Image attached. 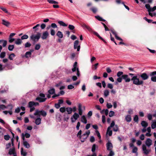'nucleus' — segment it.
Returning <instances> with one entry per match:
<instances>
[{
	"instance_id": "60",
	"label": "nucleus",
	"mask_w": 156,
	"mask_h": 156,
	"mask_svg": "<svg viewBox=\"0 0 156 156\" xmlns=\"http://www.w3.org/2000/svg\"><path fill=\"white\" fill-rule=\"evenodd\" d=\"M106 106L108 108H110L112 107V105L111 103H107Z\"/></svg>"
},
{
	"instance_id": "46",
	"label": "nucleus",
	"mask_w": 156,
	"mask_h": 156,
	"mask_svg": "<svg viewBox=\"0 0 156 156\" xmlns=\"http://www.w3.org/2000/svg\"><path fill=\"white\" fill-rule=\"evenodd\" d=\"M115 114V112L114 111H110L109 113V116L110 117H112Z\"/></svg>"
},
{
	"instance_id": "57",
	"label": "nucleus",
	"mask_w": 156,
	"mask_h": 156,
	"mask_svg": "<svg viewBox=\"0 0 156 156\" xmlns=\"http://www.w3.org/2000/svg\"><path fill=\"white\" fill-rule=\"evenodd\" d=\"M10 138V137L8 135H5L4 136V139L6 140H9Z\"/></svg>"
},
{
	"instance_id": "23",
	"label": "nucleus",
	"mask_w": 156,
	"mask_h": 156,
	"mask_svg": "<svg viewBox=\"0 0 156 156\" xmlns=\"http://www.w3.org/2000/svg\"><path fill=\"white\" fill-rule=\"evenodd\" d=\"M94 33L95 35H96L97 37H98L100 39L103 41L105 43H106V41L99 35L97 32H94Z\"/></svg>"
},
{
	"instance_id": "45",
	"label": "nucleus",
	"mask_w": 156,
	"mask_h": 156,
	"mask_svg": "<svg viewBox=\"0 0 156 156\" xmlns=\"http://www.w3.org/2000/svg\"><path fill=\"white\" fill-rule=\"evenodd\" d=\"M40 27V24H37L34 27H33V29H35V31H37L38 30V27Z\"/></svg>"
},
{
	"instance_id": "58",
	"label": "nucleus",
	"mask_w": 156,
	"mask_h": 156,
	"mask_svg": "<svg viewBox=\"0 0 156 156\" xmlns=\"http://www.w3.org/2000/svg\"><path fill=\"white\" fill-rule=\"evenodd\" d=\"M96 133L97 134V136L98 137L99 139L101 140V137L100 134V133H99V131L98 130H96Z\"/></svg>"
},
{
	"instance_id": "55",
	"label": "nucleus",
	"mask_w": 156,
	"mask_h": 156,
	"mask_svg": "<svg viewBox=\"0 0 156 156\" xmlns=\"http://www.w3.org/2000/svg\"><path fill=\"white\" fill-rule=\"evenodd\" d=\"M66 108L65 107H61L59 109L60 112L62 113L65 112L66 111Z\"/></svg>"
},
{
	"instance_id": "61",
	"label": "nucleus",
	"mask_w": 156,
	"mask_h": 156,
	"mask_svg": "<svg viewBox=\"0 0 156 156\" xmlns=\"http://www.w3.org/2000/svg\"><path fill=\"white\" fill-rule=\"evenodd\" d=\"M123 74V72L121 71L118 72L117 74V76L118 77H119L121 75Z\"/></svg>"
},
{
	"instance_id": "22",
	"label": "nucleus",
	"mask_w": 156,
	"mask_h": 156,
	"mask_svg": "<svg viewBox=\"0 0 156 156\" xmlns=\"http://www.w3.org/2000/svg\"><path fill=\"white\" fill-rule=\"evenodd\" d=\"M41 119L38 117L35 120V123L37 125H39L41 123Z\"/></svg>"
},
{
	"instance_id": "51",
	"label": "nucleus",
	"mask_w": 156,
	"mask_h": 156,
	"mask_svg": "<svg viewBox=\"0 0 156 156\" xmlns=\"http://www.w3.org/2000/svg\"><path fill=\"white\" fill-rule=\"evenodd\" d=\"M144 19L146 21H147L148 23H150L152 22V20H151L148 19L146 17H144Z\"/></svg>"
},
{
	"instance_id": "18",
	"label": "nucleus",
	"mask_w": 156,
	"mask_h": 156,
	"mask_svg": "<svg viewBox=\"0 0 156 156\" xmlns=\"http://www.w3.org/2000/svg\"><path fill=\"white\" fill-rule=\"evenodd\" d=\"M78 111H79V115H81L82 114V105L81 104L79 103L78 104Z\"/></svg>"
},
{
	"instance_id": "8",
	"label": "nucleus",
	"mask_w": 156,
	"mask_h": 156,
	"mask_svg": "<svg viewBox=\"0 0 156 156\" xmlns=\"http://www.w3.org/2000/svg\"><path fill=\"white\" fill-rule=\"evenodd\" d=\"M34 101H30L28 103V107L30 108V112H33L35 109V108L34 107Z\"/></svg>"
},
{
	"instance_id": "7",
	"label": "nucleus",
	"mask_w": 156,
	"mask_h": 156,
	"mask_svg": "<svg viewBox=\"0 0 156 156\" xmlns=\"http://www.w3.org/2000/svg\"><path fill=\"white\" fill-rule=\"evenodd\" d=\"M156 71L151 72L150 75L151 77V80L153 82H156Z\"/></svg>"
},
{
	"instance_id": "2",
	"label": "nucleus",
	"mask_w": 156,
	"mask_h": 156,
	"mask_svg": "<svg viewBox=\"0 0 156 156\" xmlns=\"http://www.w3.org/2000/svg\"><path fill=\"white\" fill-rule=\"evenodd\" d=\"M152 141L150 138H147L145 142V144H143L142 146V149L143 153L145 155L148 154L151 151L149 148L150 146L152 144Z\"/></svg>"
},
{
	"instance_id": "43",
	"label": "nucleus",
	"mask_w": 156,
	"mask_h": 156,
	"mask_svg": "<svg viewBox=\"0 0 156 156\" xmlns=\"http://www.w3.org/2000/svg\"><path fill=\"white\" fill-rule=\"evenodd\" d=\"M14 48V45H9L8 47V49L9 51H12Z\"/></svg>"
},
{
	"instance_id": "28",
	"label": "nucleus",
	"mask_w": 156,
	"mask_h": 156,
	"mask_svg": "<svg viewBox=\"0 0 156 156\" xmlns=\"http://www.w3.org/2000/svg\"><path fill=\"white\" fill-rule=\"evenodd\" d=\"M95 17L97 19L100 21L105 22L106 21L105 20L103 19L102 17L99 16H95Z\"/></svg>"
},
{
	"instance_id": "36",
	"label": "nucleus",
	"mask_w": 156,
	"mask_h": 156,
	"mask_svg": "<svg viewBox=\"0 0 156 156\" xmlns=\"http://www.w3.org/2000/svg\"><path fill=\"white\" fill-rule=\"evenodd\" d=\"M15 55L14 53H12L10 54L9 56V58L10 60H12L13 58H14Z\"/></svg>"
},
{
	"instance_id": "50",
	"label": "nucleus",
	"mask_w": 156,
	"mask_h": 156,
	"mask_svg": "<svg viewBox=\"0 0 156 156\" xmlns=\"http://www.w3.org/2000/svg\"><path fill=\"white\" fill-rule=\"evenodd\" d=\"M138 149L136 147H134L133 148V149L132 150V152L133 153H137Z\"/></svg>"
},
{
	"instance_id": "6",
	"label": "nucleus",
	"mask_w": 156,
	"mask_h": 156,
	"mask_svg": "<svg viewBox=\"0 0 156 156\" xmlns=\"http://www.w3.org/2000/svg\"><path fill=\"white\" fill-rule=\"evenodd\" d=\"M77 63L76 62H74V64L73 66V68L72 69V70L73 72H74L76 71V70H77V75L78 76H79L80 75V72L79 70V69L78 68H76L77 66Z\"/></svg>"
},
{
	"instance_id": "62",
	"label": "nucleus",
	"mask_w": 156,
	"mask_h": 156,
	"mask_svg": "<svg viewBox=\"0 0 156 156\" xmlns=\"http://www.w3.org/2000/svg\"><path fill=\"white\" fill-rule=\"evenodd\" d=\"M96 149V145L94 144L93 145L91 151L93 152H94Z\"/></svg>"
},
{
	"instance_id": "52",
	"label": "nucleus",
	"mask_w": 156,
	"mask_h": 156,
	"mask_svg": "<svg viewBox=\"0 0 156 156\" xmlns=\"http://www.w3.org/2000/svg\"><path fill=\"white\" fill-rule=\"evenodd\" d=\"M151 127L152 129H154L156 128V122L152 123L151 125Z\"/></svg>"
},
{
	"instance_id": "48",
	"label": "nucleus",
	"mask_w": 156,
	"mask_h": 156,
	"mask_svg": "<svg viewBox=\"0 0 156 156\" xmlns=\"http://www.w3.org/2000/svg\"><path fill=\"white\" fill-rule=\"evenodd\" d=\"M31 45V44L29 42L26 43L25 44V48H29Z\"/></svg>"
},
{
	"instance_id": "54",
	"label": "nucleus",
	"mask_w": 156,
	"mask_h": 156,
	"mask_svg": "<svg viewBox=\"0 0 156 156\" xmlns=\"http://www.w3.org/2000/svg\"><path fill=\"white\" fill-rule=\"evenodd\" d=\"M40 47L41 46L39 44H37L35 45V49L36 50H38L40 49Z\"/></svg>"
},
{
	"instance_id": "56",
	"label": "nucleus",
	"mask_w": 156,
	"mask_h": 156,
	"mask_svg": "<svg viewBox=\"0 0 156 156\" xmlns=\"http://www.w3.org/2000/svg\"><path fill=\"white\" fill-rule=\"evenodd\" d=\"M68 28L70 30H73L74 29L75 27L73 25L70 24L69 25Z\"/></svg>"
},
{
	"instance_id": "14",
	"label": "nucleus",
	"mask_w": 156,
	"mask_h": 156,
	"mask_svg": "<svg viewBox=\"0 0 156 156\" xmlns=\"http://www.w3.org/2000/svg\"><path fill=\"white\" fill-rule=\"evenodd\" d=\"M2 24L6 27H9L10 24V23L8 21H6L5 20L3 19L2 20Z\"/></svg>"
},
{
	"instance_id": "10",
	"label": "nucleus",
	"mask_w": 156,
	"mask_h": 156,
	"mask_svg": "<svg viewBox=\"0 0 156 156\" xmlns=\"http://www.w3.org/2000/svg\"><path fill=\"white\" fill-rule=\"evenodd\" d=\"M79 41L78 40L76 41L74 43V49H77V51H79L80 49V45H79Z\"/></svg>"
},
{
	"instance_id": "4",
	"label": "nucleus",
	"mask_w": 156,
	"mask_h": 156,
	"mask_svg": "<svg viewBox=\"0 0 156 156\" xmlns=\"http://www.w3.org/2000/svg\"><path fill=\"white\" fill-rule=\"evenodd\" d=\"M41 35V33L38 32L36 35H32L30 36V38L34 41H37L40 38Z\"/></svg>"
},
{
	"instance_id": "47",
	"label": "nucleus",
	"mask_w": 156,
	"mask_h": 156,
	"mask_svg": "<svg viewBox=\"0 0 156 156\" xmlns=\"http://www.w3.org/2000/svg\"><path fill=\"white\" fill-rule=\"evenodd\" d=\"M119 130V127L117 125H115V126H114L113 128V130L114 131L117 132Z\"/></svg>"
},
{
	"instance_id": "11",
	"label": "nucleus",
	"mask_w": 156,
	"mask_h": 156,
	"mask_svg": "<svg viewBox=\"0 0 156 156\" xmlns=\"http://www.w3.org/2000/svg\"><path fill=\"white\" fill-rule=\"evenodd\" d=\"M122 77L123 79L125 80L126 82H129L131 80V79H130V78L129 77L128 75L126 74L122 75Z\"/></svg>"
},
{
	"instance_id": "44",
	"label": "nucleus",
	"mask_w": 156,
	"mask_h": 156,
	"mask_svg": "<svg viewBox=\"0 0 156 156\" xmlns=\"http://www.w3.org/2000/svg\"><path fill=\"white\" fill-rule=\"evenodd\" d=\"M107 133L108 134V135L109 136H111L112 135V131L111 130V129H108V128L107 129Z\"/></svg>"
},
{
	"instance_id": "19",
	"label": "nucleus",
	"mask_w": 156,
	"mask_h": 156,
	"mask_svg": "<svg viewBox=\"0 0 156 156\" xmlns=\"http://www.w3.org/2000/svg\"><path fill=\"white\" fill-rule=\"evenodd\" d=\"M15 153H16V152H15V149L14 147L12 148H10L9 150V155L14 154Z\"/></svg>"
},
{
	"instance_id": "59",
	"label": "nucleus",
	"mask_w": 156,
	"mask_h": 156,
	"mask_svg": "<svg viewBox=\"0 0 156 156\" xmlns=\"http://www.w3.org/2000/svg\"><path fill=\"white\" fill-rule=\"evenodd\" d=\"M51 34L52 36H54L55 34V30L53 29H51Z\"/></svg>"
},
{
	"instance_id": "15",
	"label": "nucleus",
	"mask_w": 156,
	"mask_h": 156,
	"mask_svg": "<svg viewBox=\"0 0 156 156\" xmlns=\"http://www.w3.org/2000/svg\"><path fill=\"white\" fill-rule=\"evenodd\" d=\"M46 99V98H42L39 97H37L36 98V100L40 102H44Z\"/></svg>"
},
{
	"instance_id": "5",
	"label": "nucleus",
	"mask_w": 156,
	"mask_h": 156,
	"mask_svg": "<svg viewBox=\"0 0 156 156\" xmlns=\"http://www.w3.org/2000/svg\"><path fill=\"white\" fill-rule=\"evenodd\" d=\"M90 133L89 130L86 131V133L83 134L80 138V139L81 140L82 142H83L87 139Z\"/></svg>"
},
{
	"instance_id": "17",
	"label": "nucleus",
	"mask_w": 156,
	"mask_h": 156,
	"mask_svg": "<svg viewBox=\"0 0 156 156\" xmlns=\"http://www.w3.org/2000/svg\"><path fill=\"white\" fill-rule=\"evenodd\" d=\"M125 119L127 122H130L132 120L131 116L130 115H127L125 117Z\"/></svg>"
},
{
	"instance_id": "30",
	"label": "nucleus",
	"mask_w": 156,
	"mask_h": 156,
	"mask_svg": "<svg viewBox=\"0 0 156 156\" xmlns=\"http://www.w3.org/2000/svg\"><path fill=\"white\" fill-rule=\"evenodd\" d=\"M56 35L60 38H62L63 37L62 33L59 31H58Z\"/></svg>"
},
{
	"instance_id": "27",
	"label": "nucleus",
	"mask_w": 156,
	"mask_h": 156,
	"mask_svg": "<svg viewBox=\"0 0 156 156\" xmlns=\"http://www.w3.org/2000/svg\"><path fill=\"white\" fill-rule=\"evenodd\" d=\"M141 125L145 128L148 126V123L144 121H142L141 122Z\"/></svg>"
},
{
	"instance_id": "34",
	"label": "nucleus",
	"mask_w": 156,
	"mask_h": 156,
	"mask_svg": "<svg viewBox=\"0 0 156 156\" xmlns=\"http://www.w3.org/2000/svg\"><path fill=\"white\" fill-rule=\"evenodd\" d=\"M66 111L68 114H70L72 112V109L70 107H68L66 108Z\"/></svg>"
},
{
	"instance_id": "29",
	"label": "nucleus",
	"mask_w": 156,
	"mask_h": 156,
	"mask_svg": "<svg viewBox=\"0 0 156 156\" xmlns=\"http://www.w3.org/2000/svg\"><path fill=\"white\" fill-rule=\"evenodd\" d=\"M90 10H91L94 13H96L98 11V9L95 7H92L90 9Z\"/></svg>"
},
{
	"instance_id": "49",
	"label": "nucleus",
	"mask_w": 156,
	"mask_h": 156,
	"mask_svg": "<svg viewBox=\"0 0 156 156\" xmlns=\"http://www.w3.org/2000/svg\"><path fill=\"white\" fill-rule=\"evenodd\" d=\"M28 38V36L26 34L24 35L23 36H22L21 37V40H24L27 39Z\"/></svg>"
},
{
	"instance_id": "24",
	"label": "nucleus",
	"mask_w": 156,
	"mask_h": 156,
	"mask_svg": "<svg viewBox=\"0 0 156 156\" xmlns=\"http://www.w3.org/2000/svg\"><path fill=\"white\" fill-rule=\"evenodd\" d=\"M23 145L26 148H28L30 147L29 144L26 141H23Z\"/></svg>"
},
{
	"instance_id": "39",
	"label": "nucleus",
	"mask_w": 156,
	"mask_h": 156,
	"mask_svg": "<svg viewBox=\"0 0 156 156\" xmlns=\"http://www.w3.org/2000/svg\"><path fill=\"white\" fill-rule=\"evenodd\" d=\"M109 91L108 90H106L104 91V95L105 97H107L109 94Z\"/></svg>"
},
{
	"instance_id": "13",
	"label": "nucleus",
	"mask_w": 156,
	"mask_h": 156,
	"mask_svg": "<svg viewBox=\"0 0 156 156\" xmlns=\"http://www.w3.org/2000/svg\"><path fill=\"white\" fill-rule=\"evenodd\" d=\"M49 35V34L47 31H45L43 33L41 37V38L43 40L46 39Z\"/></svg>"
},
{
	"instance_id": "53",
	"label": "nucleus",
	"mask_w": 156,
	"mask_h": 156,
	"mask_svg": "<svg viewBox=\"0 0 156 156\" xmlns=\"http://www.w3.org/2000/svg\"><path fill=\"white\" fill-rule=\"evenodd\" d=\"M156 9V6H154L153 8H151L150 9L148 10V12H153Z\"/></svg>"
},
{
	"instance_id": "20",
	"label": "nucleus",
	"mask_w": 156,
	"mask_h": 156,
	"mask_svg": "<svg viewBox=\"0 0 156 156\" xmlns=\"http://www.w3.org/2000/svg\"><path fill=\"white\" fill-rule=\"evenodd\" d=\"M2 43V46L5 47L6 46L7 44V41L6 40H0V44Z\"/></svg>"
},
{
	"instance_id": "26",
	"label": "nucleus",
	"mask_w": 156,
	"mask_h": 156,
	"mask_svg": "<svg viewBox=\"0 0 156 156\" xmlns=\"http://www.w3.org/2000/svg\"><path fill=\"white\" fill-rule=\"evenodd\" d=\"M5 68H7L6 69V70L8 69H11L12 68V66L10 65L8 63H6L5 65Z\"/></svg>"
},
{
	"instance_id": "35",
	"label": "nucleus",
	"mask_w": 156,
	"mask_h": 156,
	"mask_svg": "<svg viewBox=\"0 0 156 156\" xmlns=\"http://www.w3.org/2000/svg\"><path fill=\"white\" fill-rule=\"evenodd\" d=\"M0 9H2L3 11L5 12V13L8 14H9V13L8 12V10L6 9L5 8L3 7L0 6Z\"/></svg>"
},
{
	"instance_id": "63",
	"label": "nucleus",
	"mask_w": 156,
	"mask_h": 156,
	"mask_svg": "<svg viewBox=\"0 0 156 156\" xmlns=\"http://www.w3.org/2000/svg\"><path fill=\"white\" fill-rule=\"evenodd\" d=\"M82 134V131L81 130H80L79 132L78 133L77 136L79 138H80L81 136V134Z\"/></svg>"
},
{
	"instance_id": "32",
	"label": "nucleus",
	"mask_w": 156,
	"mask_h": 156,
	"mask_svg": "<svg viewBox=\"0 0 156 156\" xmlns=\"http://www.w3.org/2000/svg\"><path fill=\"white\" fill-rule=\"evenodd\" d=\"M58 23L59 24L60 26L63 27H66L67 25L64 23L62 21H58Z\"/></svg>"
},
{
	"instance_id": "41",
	"label": "nucleus",
	"mask_w": 156,
	"mask_h": 156,
	"mask_svg": "<svg viewBox=\"0 0 156 156\" xmlns=\"http://www.w3.org/2000/svg\"><path fill=\"white\" fill-rule=\"evenodd\" d=\"M21 155L23 156H26L27 154V152L23 151V148H21Z\"/></svg>"
},
{
	"instance_id": "40",
	"label": "nucleus",
	"mask_w": 156,
	"mask_h": 156,
	"mask_svg": "<svg viewBox=\"0 0 156 156\" xmlns=\"http://www.w3.org/2000/svg\"><path fill=\"white\" fill-rule=\"evenodd\" d=\"M115 122L114 121H113L112 122V123H111L110 126L108 127V130L111 129V128L113 127L114 126H115Z\"/></svg>"
},
{
	"instance_id": "9",
	"label": "nucleus",
	"mask_w": 156,
	"mask_h": 156,
	"mask_svg": "<svg viewBox=\"0 0 156 156\" xmlns=\"http://www.w3.org/2000/svg\"><path fill=\"white\" fill-rule=\"evenodd\" d=\"M79 117V115L76 112L75 113L74 115L71 117V122H75Z\"/></svg>"
},
{
	"instance_id": "12",
	"label": "nucleus",
	"mask_w": 156,
	"mask_h": 156,
	"mask_svg": "<svg viewBox=\"0 0 156 156\" xmlns=\"http://www.w3.org/2000/svg\"><path fill=\"white\" fill-rule=\"evenodd\" d=\"M107 149L108 151L112 150L113 146L110 141H108L106 144Z\"/></svg>"
},
{
	"instance_id": "31",
	"label": "nucleus",
	"mask_w": 156,
	"mask_h": 156,
	"mask_svg": "<svg viewBox=\"0 0 156 156\" xmlns=\"http://www.w3.org/2000/svg\"><path fill=\"white\" fill-rule=\"evenodd\" d=\"M31 55V51H27V52L25 55V57L27 58L30 57Z\"/></svg>"
},
{
	"instance_id": "38",
	"label": "nucleus",
	"mask_w": 156,
	"mask_h": 156,
	"mask_svg": "<svg viewBox=\"0 0 156 156\" xmlns=\"http://www.w3.org/2000/svg\"><path fill=\"white\" fill-rule=\"evenodd\" d=\"M47 1L50 4H57L58 3V2L52 0H47Z\"/></svg>"
},
{
	"instance_id": "3",
	"label": "nucleus",
	"mask_w": 156,
	"mask_h": 156,
	"mask_svg": "<svg viewBox=\"0 0 156 156\" xmlns=\"http://www.w3.org/2000/svg\"><path fill=\"white\" fill-rule=\"evenodd\" d=\"M34 115L39 116H40V115H41L43 117H45L47 115V112H46L43 110H39L38 109H37L34 113Z\"/></svg>"
},
{
	"instance_id": "1",
	"label": "nucleus",
	"mask_w": 156,
	"mask_h": 156,
	"mask_svg": "<svg viewBox=\"0 0 156 156\" xmlns=\"http://www.w3.org/2000/svg\"><path fill=\"white\" fill-rule=\"evenodd\" d=\"M138 75L142 78V80H140L136 76H133L131 78V80L133 81V84L138 86L142 85L144 83L143 80H147L149 77V76L145 73Z\"/></svg>"
},
{
	"instance_id": "16",
	"label": "nucleus",
	"mask_w": 156,
	"mask_h": 156,
	"mask_svg": "<svg viewBox=\"0 0 156 156\" xmlns=\"http://www.w3.org/2000/svg\"><path fill=\"white\" fill-rule=\"evenodd\" d=\"M81 26L83 28H86L89 31H92V29L89 26L87 25L84 23H82L81 24Z\"/></svg>"
},
{
	"instance_id": "25",
	"label": "nucleus",
	"mask_w": 156,
	"mask_h": 156,
	"mask_svg": "<svg viewBox=\"0 0 156 156\" xmlns=\"http://www.w3.org/2000/svg\"><path fill=\"white\" fill-rule=\"evenodd\" d=\"M22 43L21 39L20 38L17 39L15 41V44L17 45H20Z\"/></svg>"
},
{
	"instance_id": "42",
	"label": "nucleus",
	"mask_w": 156,
	"mask_h": 156,
	"mask_svg": "<svg viewBox=\"0 0 156 156\" xmlns=\"http://www.w3.org/2000/svg\"><path fill=\"white\" fill-rule=\"evenodd\" d=\"M6 53L5 52H2L0 54V58H4L5 56Z\"/></svg>"
},
{
	"instance_id": "37",
	"label": "nucleus",
	"mask_w": 156,
	"mask_h": 156,
	"mask_svg": "<svg viewBox=\"0 0 156 156\" xmlns=\"http://www.w3.org/2000/svg\"><path fill=\"white\" fill-rule=\"evenodd\" d=\"M138 117L137 115H135L133 117V121L134 122H137V123H138Z\"/></svg>"
},
{
	"instance_id": "21",
	"label": "nucleus",
	"mask_w": 156,
	"mask_h": 156,
	"mask_svg": "<svg viewBox=\"0 0 156 156\" xmlns=\"http://www.w3.org/2000/svg\"><path fill=\"white\" fill-rule=\"evenodd\" d=\"M81 121L84 124H86L87 123V120L84 115H83L82 116Z\"/></svg>"
},
{
	"instance_id": "64",
	"label": "nucleus",
	"mask_w": 156,
	"mask_h": 156,
	"mask_svg": "<svg viewBox=\"0 0 156 156\" xmlns=\"http://www.w3.org/2000/svg\"><path fill=\"white\" fill-rule=\"evenodd\" d=\"M110 151L109 154L108 156H113L114 155V152L112 151V150H110Z\"/></svg>"
},
{
	"instance_id": "33",
	"label": "nucleus",
	"mask_w": 156,
	"mask_h": 156,
	"mask_svg": "<svg viewBox=\"0 0 156 156\" xmlns=\"http://www.w3.org/2000/svg\"><path fill=\"white\" fill-rule=\"evenodd\" d=\"M48 93L51 94H54L55 93V89L53 88H51L48 90Z\"/></svg>"
}]
</instances>
